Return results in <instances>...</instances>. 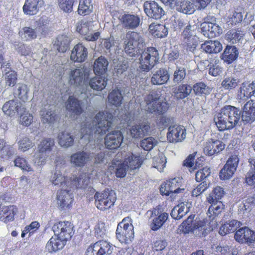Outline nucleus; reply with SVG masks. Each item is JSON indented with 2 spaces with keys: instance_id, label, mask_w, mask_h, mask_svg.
<instances>
[{
  "instance_id": "nucleus-6",
  "label": "nucleus",
  "mask_w": 255,
  "mask_h": 255,
  "mask_svg": "<svg viewBox=\"0 0 255 255\" xmlns=\"http://www.w3.org/2000/svg\"><path fill=\"white\" fill-rule=\"evenodd\" d=\"M97 22L86 19H82L76 24V30L84 36V38L89 41H95L100 37L99 32H95Z\"/></svg>"
},
{
  "instance_id": "nucleus-4",
  "label": "nucleus",
  "mask_w": 255,
  "mask_h": 255,
  "mask_svg": "<svg viewBox=\"0 0 255 255\" xmlns=\"http://www.w3.org/2000/svg\"><path fill=\"white\" fill-rule=\"evenodd\" d=\"M159 92L152 90L144 99L145 110L151 113L162 114L168 109L166 102H161Z\"/></svg>"
},
{
  "instance_id": "nucleus-31",
  "label": "nucleus",
  "mask_w": 255,
  "mask_h": 255,
  "mask_svg": "<svg viewBox=\"0 0 255 255\" xmlns=\"http://www.w3.org/2000/svg\"><path fill=\"white\" fill-rule=\"evenodd\" d=\"M72 196L69 193L68 188L61 189L57 193V204L61 209L65 207H68L72 202Z\"/></svg>"
},
{
  "instance_id": "nucleus-3",
  "label": "nucleus",
  "mask_w": 255,
  "mask_h": 255,
  "mask_svg": "<svg viewBox=\"0 0 255 255\" xmlns=\"http://www.w3.org/2000/svg\"><path fill=\"white\" fill-rule=\"evenodd\" d=\"M144 45L141 36L135 32H128L126 34L124 42L125 52L129 56L133 57L139 52Z\"/></svg>"
},
{
  "instance_id": "nucleus-38",
  "label": "nucleus",
  "mask_w": 255,
  "mask_h": 255,
  "mask_svg": "<svg viewBox=\"0 0 255 255\" xmlns=\"http://www.w3.org/2000/svg\"><path fill=\"white\" fill-rule=\"evenodd\" d=\"M188 204V203L182 202L174 207L171 211V216L176 220L181 219L189 211Z\"/></svg>"
},
{
  "instance_id": "nucleus-48",
  "label": "nucleus",
  "mask_w": 255,
  "mask_h": 255,
  "mask_svg": "<svg viewBox=\"0 0 255 255\" xmlns=\"http://www.w3.org/2000/svg\"><path fill=\"white\" fill-rule=\"evenodd\" d=\"M38 32L37 29L30 27H24L19 32L21 39L25 41H30L37 37Z\"/></svg>"
},
{
  "instance_id": "nucleus-11",
  "label": "nucleus",
  "mask_w": 255,
  "mask_h": 255,
  "mask_svg": "<svg viewBox=\"0 0 255 255\" xmlns=\"http://www.w3.org/2000/svg\"><path fill=\"white\" fill-rule=\"evenodd\" d=\"M117 238L121 243L128 244L134 238L133 227L131 223H125V220L120 223L116 230Z\"/></svg>"
},
{
  "instance_id": "nucleus-23",
  "label": "nucleus",
  "mask_w": 255,
  "mask_h": 255,
  "mask_svg": "<svg viewBox=\"0 0 255 255\" xmlns=\"http://www.w3.org/2000/svg\"><path fill=\"white\" fill-rule=\"evenodd\" d=\"M144 7L145 12L150 17L157 19L164 15L163 9L155 2H146L144 4Z\"/></svg>"
},
{
  "instance_id": "nucleus-7",
  "label": "nucleus",
  "mask_w": 255,
  "mask_h": 255,
  "mask_svg": "<svg viewBox=\"0 0 255 255\" xmlns=\"http://www.w3.org/2000/svg\"><path fill=\"white\" fill-rule=\"evenodd\" d=\"M193 216H190L187 219L182 223V227L184 233L192 232L197 236L204 235L207 231H212L210 228V224L208 226L206 225L204 221L197 220H194Z\"/></svg>"
},
{
  "instance_id": "nucleus-37",
  "label": "nucleus",
  "mask_w": 255,
  "mask_h": 255,
  "mask_svg": "<svg viewBox=\"0 0 255 255\" xmlns=\"http://www.w3.org/2000/svg\"><path fill=\"white\" fill-rule=\"evenodd\" d=\"M242 224L235 220H233L229 222H227L222 225L220 228L219 234L222 236L225 235L232 232H234L240 228Z\"/></svg>"
},
{
  "instance_id": "nucleus-14",
  "label": "nucleus",
  "mask_w": 255,
  "mask_h": 255,
  "mask_svg": "<svg viewBox=\"0 0 255 255\" xmlns=\"http://www.w3.org/2000/svg\"><path fill=\"white\" fill-rule=\"evenodd\" d=\"M91 70L85 67L72 70L69 74V82L76 87L85 85L86 80L89 75Z\"/></svg>"
},
{
  "instance_id": "nucleus-41",
  "label": "nucleus",
  "mask_w": 255,
  "mask_h": 255,
  "mask_svg": "<svg viewBox=\"0 0 255 255\" xmlns=\"http://www.w3.org/2000/svg\"><path fill=\"white\" fill-rule=\"evenodd\" d=\"M191 91L192 87L189 85L181 84L174 89V96L177 99H183L188 97Z\"/></svg>"
},
{
  "instance_id": "nucleus-30",
  "label": "nucleus",
  "mask_w": 255,
  "mask_h": 255,
  "mask_svg": "<svg viewBox=\"0 0 255 255\" xmlns=\"http://www.w3.org/2000/svg\"><path fill=\"white\" fill-rule=\"evenodd\" d=\"M119 19L124 27L129 29H134L138 27L140 21L138 15L129 14L121 15Z\"/></svg>"
},
{
  "instance_id": "nucleus-24",
  "label": "nucleus",
  "mask_w": 255,
  "mask_h": 255,
  "mask_svg": "<svg viewBox=\"0 0 255 255\" xmlns=\"http://www.w3.org/2000/svg\"><path fill=\"white\" fill-rule=\"evenodd\" d=\"M242 120L246 122H252L255 120V101L250 100L242 108Z\"/></svg>"
},
{
  "instance_id": "nucleus-9",
  "label": "nucleus",
  "mask_w": 255,
  "mask_h": 255,
  "mask_svg": "<svg viewBox=\"0 0 255 255\" xmlns=\"http://www.w3.org/2000/svg\"><path fill=\"white\" fill-rule=\"evenodd\" d=\"M95 205L101 210H106L113 206L117 197L113 190H106L102 193H96L95 195Z\"/></svg>"
},
{
  "instance_id": "nucleus-25",
  "label": "nucleus",
  "mask_w": 255,
  "mask_h": 255,
  "mask_svg": "<svg viewBox=\"0 0 255 255\" xmlns=\"http://www.w3.org/2000/svg\"><path fill=\"white\" fill-rule=\"evenodd\" d=\"M66 110L71 117L74 118L75 116L80 115L82 112L80 101L74 96H70L65 103Z\"/></svg>"
},
{
  "instance_id": "nucleus-26",
  "label": "nucleus",
  "mask_w": 255,
  "mask_h": 255,
  "mask_svg": "<svg viewBox=\"0 0 255 255\" xmlns=\"http://www.w3.org/2000/svg\"><path fill=\"white\" fill-rule=\"evenodd\" d=\"M87 55V49L82 44L79 43L72 49L70 58L74 62H82L85 60Z\"/></svg>"
},
{
  "instance_id": "nucleus-16",
  "label": "nucleus",
  "mask_w": 255,
  "mask_h": 255,
  "mask_svg": "<svg viewBox=\"0 0 255 255\" xmlns=\"http://www.w3.org/2000/svg\"><path fill=\"white\" fill-rule=\"evenodd\" d=\"M196 26L194 25H188L182 33L183 42L189 48V50L193 51L198 43V38L196 36Z\"/></svg>"
},
{
  "instance_id": "nucleus-53",
  "label": "nucleus",
  "mask_w": 255,
  "mask_h": 255,
  "mask_svg": "<svg viewBox=\"0 0 255 255\" xmlns=\"http://www.w3.org/2000/svg\"><path fill=\"white\" fill-rule=\"evenodd\" d=\"M89 86L94 90L101 91L104 89L107 85V81L100 76L95 77L92 78L89 82Z\"/></svg>"
},
{
  "instance_id": "nucleus-13",
  "label": "nucleus",
  "mask_w": 255,
  "mask_h": 255,
  "mask_svg": "<svg viewBox=\"0 0 255 255\" xmlns=\"http://www.w3.org/2000/svg\"><path fill=\"white\" fill-rule=\"evenodd\" d=\"M115 248L110 243L101 240L88 247L87 255H110Z\"/></svg>"
},
{
  "instance_id": "nucleus-32",
  "label": "nucleus",
  "mask_w": 255,
  "mask_h": 255,
  "mask_svg": "<svg viewBox=\"0 0 255 255\" xmlns=\"http://www.w3.org/2000/svg\"><path fill=\"white\" fill-rule=\"evenodd\" d=\"M50 182L54 186L61 187V189L68 188L71 184L70 182L68 181L65 175L57 169L51 175Z\"/></svg>"
},
{
  "instance_id": "nucleus-19",
  "label": "nucleus",
  "mask_w": 255,
  "mask_h": 255,
  "mask_svg": "<svg viewBox=\"0 0 255 255\" xmlns=\"http://www.w3.org/2000/svg\"><path fill=\"white\" fill-rule=\"evenodd\" d=\"M186 129L183 126L174 125L168 128L167 138L170 142H181L186 138Z\"/></svg>"
},
{
  "instance_id": "nucleus-56",
  "label": "nucleus",
  "mask_w": 255,
  "mask_h": 255,
  "mask_svg": "<svg viewBox=\"0 0 255 255\" xmlns=\"http://www.w3.org/2000/svg\"><path fill=\"white\" fill-rule=\"evenodd\" d=\"M123 97L120 91L118 89L113 90L108 96V101L110 103L117 107L121 105Z\"/></svg>"
},
{
  "instance_id": "nucleus-62",
  "label": "nucleus",
  "mask_w": 255,
  "mask_h": 255,
  "mask_svg": "<svg viewBox=\"0 0 255 255\" xmlns=\"http://www.w3.org/2000/svg\"><path fill=\"white\" fill-rule=\"evenodd\" d=\"M21 113L22 114H20L18 120L19 123L25 127L30 126L33 121L32 115L26 111L24 108Z\"/></svg>"
},
{
  "instance_id": "nucleus-39",
  "label": "nucleus",
  "mask_w": 255,
  "mask_h": 255,
  "mask_svg": "<svg viewBox=\"0 0 255 255\" xmlns=\"http://www.w3.org/2000/svg\"><path fill=\"white\" fill-rule=\"evenodd\" d=\"M90 183L89 174L86 173H81L78 177H73L70 182L73 186L77 188H86Z\"/></svg>"
},
{
  "instance_id": "nucleus-15",
  "label": "nucleus",
  "mask_w": 255,
  "mask_h": 255,
  "mask_svg": "<svg viewBox=\"0 0 255 255\" xmlns=\"http://www.w3.org/2000/svg\"><path fill=\"white\" fill-rule=\"evenodd\" d=\"M239 159L237 155H232L220 172V177L222 180L231 178L236 171L238 165Z\"/></svg>"
},
{
  "instance_id": "nucleus-8",
  "label": "nucleus",
  "mask_w": 255,
  "mask_h": 255,
  "mask_svg": "<svg viewBox=\"0 0 255 255\" xmlns=\"http://www.w3.org/2000/svg\"><path fill=\"white\" fill-rule=\"evenodd\" d=\"M54 145L55 142L53 138L42 139L37 145V149L34 155V164L38 166L44 165Z\"/></svg>"
},
{
  "instance_id": "nucleus-10",
  "label": "nucleus",
  "mask_w": 255,
  "mask_h": 255,
  "mask_svg": "<svg viewBox=\"0 0 255 255\" xmlns=\"http://www.w3.org/2000/svg\"><path fill=\"white\" fill-rule=\"evenodd\" d=\"M150 214V227L153 231L159 230L167 221L168 214L164 212L160 207H156L151 211H148L147 214Z\"/></svg>"
},
{
  "instance_id": "nucleus-52",
  "label": "nucleus",
  "mask_w": 255,
  "mask_h": 255,
  "mask_svg": "<svg viewBox=\"0 0 255 255\" xmlns=\"http://www.w3.org/2000/svg\"><path fill=\"white\" fill-rule=\"evenodd\" d=\"M92 0H80L78 12L80 15H87L93 10Z\"/></svg>"
},
{
  "instance_id": "nucleus-55",
  "label": "nucleus",
  "mask_w": 255,
  "mask_h": 255,
  "mask_svg": "<svg viewBox=\"0 0 255 255\" xmlns=\"http://www.w3.org/2000/svg\"><path fill=\"white\" fill-rule=\"evenodd\" d=\"M225 192L223 188L220 186H217L214 188L212 193L207 198L208 203H213L215 201H219L225 195Z\"/></svg>"
},
{
  "instance_id": "nucleus-1",
  "label": "nucleus",
  "mask_w": 255,
  "mask_h": 255,
  "mask_svg": "<svg viewBox=\"0 0 255 255\" xmlns=\"http://www.w3.org/2000/svg\"><path fill=\"white\" fill-rule=\"evenodd\" d=\"M113 119L112 114L107 111L99 112L94 117L92 125L84 124L82 126L81 138L88 140L90 146H92L94 143V148L100 149L102 146L103 136L107 133L105 138L107 148L111 149L118 148L123 141V136L120 130H112Z\"/></svg>"
},
{
  "instance_id": "nucleus-18",
  "label": "nucleus",
  "mask_w": 255,
  "mask_h": 255,
  "mask_svg": "<svg viewBox=\"0 0 255 255\" xmlns=\"http://www.w3.org/2000/svg\"><path fill=\"white\" fill-rule=\"evenodd\" d=\"M235 239L239 243L253 245L255 244L254 231L246 227L241 228L235 234Z\"/></svg>"
},
{
  "instance_id": "nucleus-64",
  "label": "nucleus",
  "mask_w": 255,
  "mask_h": 255,
  "mask_svg": "<svg viewBox=\"0 0 255 255\" xmlns=\"http://www.w3.org/2000/svg\"><path fill=\"white\" fill-rule=\"evenodd\" d=\"M166 160L162 153L153 158V167L157 168L160 172L162 171L165 166Z\"/></svg>"
},
{
  "instance_id": "nucleus-5",
  "label": "nucleus",
  "mask_w": 255,
  "mask_h": 255,
  "mask_svg": "<svg viewBox=\"0 0 255 255\" xmlns=\"http://www.w3.org/2000/svg\"><path fill=\"white\" fill-rule=\"evenodd\" d=\"M138 53L140 70L142 71H149L158 61L157 51L154 47H149L144 50L141 49Z\"/></svg>"
},
{
  "instance_id": "nucleus-45",
  "label": "nucleus",
  "mask_w": 255,
  "mask_h": 255,
  "mask_svg": "<svg viewBox=\"0 0 255 255\" xmlns=\"http://www.w3.org/2000/svg\"><path fill=\"white\" fill-rule=\"evenodd\" d=\"M142 160L143 157L140 155H135L131 153L125 158L124 161L129 169L134 170L141 166Z\"/></svg>"
},
{
  "instance_id": "nucleus-49",
  "label": "nucleus",
  "mask_w": 255,
  "mask_h": 255,
  "mask_svg": "<svg viewBox=\"0 0 255 255\" xmlns=\"http://www.w3.org/2000/svg\"><path fill=\"white\" fill-rule=\"evenodd\" d=\"M244 33L240 30H232L229 31L226 35V39L233 44L242 43L244 40Z\"/></svg>"
},
{
  "instance_id": "nucleus-63",
  "label": "nucleus",
  "mask_w": 255,
  "mask_h": 255,
  "mask_svg": "<svg viewBox=\"0 0 255 255\" xmlns=\"http://www.w3.org/2000/svg\"><path fill=\"white\" fill-rule=\"evenodd\" d=\"M157 143V140L153 137H148L142 139L140 146L145 150L149 151L152 149Z\"/></svg>"
},
{
  "instance_id": "nucleus-33",
  "label": "nucleus",
  "mask_w": 255,
  "mask_h": 255,
  "mask_svg": "<svg viewBox=\"0 0 255 255\" xmlns=\"http://www.w3.org/2000/svg\"><path fill=\"white\" fill-rule=\"evenodd\" d=\"M169 78L168 71L165 69H160L153 74L151 82L153 85H160L167 83Z\"/></svg>"
},
{
  "instance_id": "nucleus-20",
  "label": "nucleus",
  "mask_w": 255,
  "mask_h": 255,
  "mask_svg": "<svg viewBox=\"0 0 255 255\" xmlns=\"http://www.w3.org/2000/svg\"><path fill=\"white\" fill-rule=\"evenodd\" d=\"M23 109L22 104L16 100L6 102L2 108L4 114L10 117H15L18 113L23 111Z\"/></svg>"
},
{
  "instance_id": "nucleus-35",
  "label": "nucleus",
  "mask_w": 255,
  "mask_h": 255,
  "mask_svg": "<svg viewBox=\"0 0 255 255\" xmlns=\"http://www.w3.org/2000/svg\"><path fill=\"white\" fill-rule=\"evenodd\" d=\"M17 212V208L14 206L3 207L0 214V220L5 223L12 221Z\"/></svg>"
},
{
  "instance_id": "nucleus-57",
  "label": "nucleus",
  "mask_w": 255,
  "mask_h": 255,
  "mask_svg": "<svg viewBox=\"0 0 255 255\" xmlns=\"http://www.w3.org/2000/svg\"><path fill=\"white\" fill-rule=\"evenodd\" d=\"M18 149L22 152H25L34 146L35 144L27 136L22 137L17 142Z\"/></svg>"
},
{
  "instance_id": "nucleus-47",
  "label": "nucleus",
  "mask_w": 255,
  "mask_h": 255,
  "mask_svg": "<svg viewBox=\"0 0 255 255\" xmlns=\"http://www.w3.org/2000/svg\"><path fill=\"white\" fill-rule=\"evenodd\" d=\"M149 126L145 124L133 126L130 129V134L132 137L138 138L143 136L149 130Z\"/></svg>"
},
{
  "instance_id": "nucleus-22",
  "label": "nucleus",
  "mask_w": 255,
  "mask_h": 255,
  "mask_svg": "<svg viewBox=\"0 0 255 255\" xmlns=\"http://www.w3.org/2000/svg\"><path fill=\"white\" fill-rule=\"evenodd\" d=\"M225 144L218 140L210 139L204 145V152L209 156L217 154L224 149Z\"/></svg>"
},
{
  "instance_id": "nucleus-29",
  "label": "nucleus",
  "mask_w": 255,
  "mask_h": 255,
  "mask_svg": "<svg viewBox=\"0 0 255 255\" xmlns=\"http://www.w3.org/2000/svg\"><path fill=\"white\" fill-rule=\"evenodd\" d=\"M201 31L206 37H214L219 34L220 27L215 23L204 22L200 25Z\"/></svg>"
},
{
  "instance_id": "nucleus-60",
  "label": "nucleus",
  "mask_w": 255,
  "mask_h": 255,
  "mask_svg": "<svg viewBox=\"0 0 255 255\" xmlns=\"http://www.w3.org/2000/svg\"><path fill=\"white\" fill-rule=\"evenodd\" d=\"M250 170L248 172L246 176V183L249 185L255 184V159L249 160Z\"/></svg>"
},
{
  "instance_id": "nucleus-42",
  "label": "nucleus",
  "mask_w": 255,
  "mask_h": 255,
  "mask_svg": "<svg viewBox=\"0 0 255 255\" xmlns=\"http://www.w3.org/2000/svg\"><path fill=\"white\" fill-rule=\"evenodd\" d=\"M201 48L206 53H217L222 49V45L218 41H208L201 45Z\"/></svg>"
},
{
  "instance_id": "nucleus-12",
  "label": "nucleus",
  "mask_w": 255,
  "mask_h": 255,
  "mask_svg": "<svg viewBox=\"0 0 255 255\" xmlns=\"http://www.w3.org/2000/svg\"><path fill=\"white\" fill-rule=\"evenodd\" d=\"M73 228V224L68 221L56 223L52 227L54 235L66 243L73 235L74 233Z\"/></svg>"
},
{
  "instance_id": "nucleus-27",
  "label": "nucleus",
  "mask_w": 255,
  "mask_h": 255,
  "mask_svg": "<svg viewBox=\"0 0 255 255\" xmlns=\"http://www.w3.org/2000/svg\"><path fill=\"white\" fill-rule=\"evenodd\" d=\"M43 5V1L41 0H25L23 6V12L27 15H35Z\"/></svg>"
},
{
  "instance_id": "nucleus-50",
  "label": "nucleus",
  "mask_w": 255,
  "mask_h": 255,
  "mask_svg": "<svg viewBox=\"0 0 255 255\" xmlns=\"http://www.w3.org/2000/svg\"><path fill=\"white\" fill-rule=\"evenodd\" d=\"M70 41L68 36L62 35L57 37L54 44L59 52H64L68 49Z\"/></svg>"
},
{
  "instance_id": "nucleus-51",
  "label": "nucleus",
  "mask_w": 255,
  "mask_h": 255,
  "mask_svg": "<svg viewBox=\"0 0 255 255\" xmlns=\"http://www.w3.org/2000/svg\"><path fill=\"white\" fill-rule=\"evenodd\" d=\"M176 10L185 14H191L195 11V7L193 3L184 0L176 5Z\"/></svg>"
},
{
  "instance_id": "nucleus-36",
  "label": "nucleus",
  "mask_w": 255,
  "mask_h": 255,
  "mask_svg": "<svg viewBox=\"0 0 255 255\" xmlns=\"http://www.w3.org/2000/svg\"><path fill=\"white\" fill-rule=\"evenodd\" d=\"M65 244V241L54 235L47 242L46 248L49 253H53L61 250Z\"/></svg>"
},
{
  "instance_id": "nucleus-61",
  "label": "nucleus",
  "mask_w": 255,
  "mask_h": 255,
  "mask_svg": "<svg viewBox=\"0 0 255 255\" xmlns=\"http://www.w3.org/2000/svg\"><path fill=\"white\" fill-rule=\"evenodd\" d=\"M16 150L10 145L6 144L4 141L2 147H0V156L2 158L8 159L15 154Z\"/></svg>"
},
{
  "instance_id": "nucleus-28",
  "label": "nucleus",
  "mask_w": 255,
  "mask_h": 255,
  "mask_svg": "<svg viewBox=\"0 0 255 255\" xmlns=\"http://www.w3.org/2000/svg\"><path fill=\"white\" fill-rule=\"evenodd\" d=\"M255 93V83H243L238 91L237 98L242 101H246Z\"/></svg>"
},
{
  "instance_id": "nucleus-34",
  "label": "nucleus",
  "mask_w": 255,
  "mask_h": 255,
  "mask_svg": "<svg viewBox=\"0 0 255 255\" xmlns=\"http://www.w3.org/2000/svg\"><path fill=\"white\" fill-rule=\"evenodd\" d=\"M57 141L61 147L68 148L73 145L74 137L67 131H61L58 134Z\"/></svg>"
},
{
  "instance_id": "nucleus-40",
  "label": "nucleus",
  "mask_w": 255,
  "mask_h": 255,
  "mask_svg": "<svg viewBox=\"0 0 255 255\" xmlns=\"http://www.w3.org/2000/svg\"><path fill=\"white\" fill-rule=\"evenodd\" d=\"M149 30L152 35L157 38H162L168 34V28L163 24L152 23L149 25Z\"/></svg>"
},
{
  "instance_id": "nucleus-58",
  "label": "nucleus",
  "mask_w": 255,
  "mask_h": 255,
  "mask_svg": "<svg viewBox=\"0 0 255 255\" xmlns=\"http://www.w3.org/2000/svg\"><path fill=\"white\" fill-rule=\"evenodd\" d=\"M41 121L43 124H52L56 120V114L51 110H43L41 111Z\"/></svg>"
},
{
  "instance_id": "nucleus-2",
  "label": "nucleus",
  "mask_w": 255,
  "mask_h": 255,
  "mask_svg": "<svg viewBox=\"0 0 255 255\" xmlns=\"http://www.w3.org/2000/svg\"><path fill=\"white\" fill-rule=\"evenodd\" d=\"M241 112L235 107L227 106L222 108L214 118L216 125L219 130L233 128L240 119Z\"/></svg>"
},
{
  "instance_id": "nucleus-54",
  "label": "nucleus",
  "mask_w": 255,
  "mask_h": 255,
  "mask_svg": "<svg viewBox=\"0 0 255 255\" xmlns=\"http://www.w3.org/2000/svg\"><path fill=\"white\" fill-rule=\"evenodd\" d=\"M196 95H208L210 93L212 88L207 86L203 82L196 83L192 88Z\"/></svg>"
},
{
  "instance_id": "nucleus-43",
  "label": "nucleus",
  "mask_w": 255,
  "mask_h": 255,
  "mask_svg": "<svg viewBox=\"0 0 255 255\" xmlns=\"http://www.w3.org/2000/svg\"><path fill=\"white\" fill-rule=\"evenodd\" d=\"M238 51L235 46H227L222 55V59L228 63H231L238 56Z\"/></svg>"
},
{
  "instance_id": "nucleus-17",
  "label": "nucleus",
  "mask_w": 255,
  "mask_h": 255,
  "mask_svg": "<svg viewBox=\"0 0 255 255\" xmlns=\"http://www.w3.org/2000/svg\"><path fill=\"white\" fill-rule=\"evenodd\" d=\"M95 155L93 152L78 151L71 155L70 162L74 167H83L88 161L92 160Z\"/></svg>"
},
{
  "instance_id": "nucleus-46",
  "label": "nucleus",
  "mask_w": 255,
  "mask_h": 255,
  "mask_svg": "<svg viewBox=\"0 0 255 255\" xmlns=\"http://www.w3.org/2000/svg\"><path fill=\"white\" fill-rule=\"evenodd\" d=\"M29 93V88L25 84H18L14 88V95L23 102L28 100Z\"/></svg>"
},
{
  "instance_id": "nucleus-21",
  "label": "nucleus",
  "mask_w": 255,
  "mask_h": 255,
  "mask_svg": "<svg viewBox=\"0 0 255 255\" xmlns=\"http://www.w3.org/2000/svg\"><path fill=\"white\" fill-rule=\"evenodd\" d=\"M211 206L209 207L207 215L211 219L210 222V228L212 230H214L217 226V223L216 221H214L215 217L218 216L222 212L224 209V205L222 202L219 201H215L213 203H209Z\"/></svg>"
},
{
  "instance_id": "nucleus-59",
  "label": "nucleus",
  "mask_w": 255,
  "mask_h": 255,
  "mask_svg": "<svg viewBox=\"0 0 255 255\" xmlns=\"http://www.w3.org/2000/svg\"><path fill=\"white\" fill-rule=\"evenodd\" d=\"M239 79L233 77H225L222 82V87L228 90L235 89L239 83Z\"/></svg>"
},
{
  "instance_id": "nucleus-44",
  "label": "nucleus",
  "mask_w": 255,
  "mask_h": 255,
  "mask_svg": "<svg viewBox=\"0 0 255 255\" xmlns=\"http://www.w3.org/2000/svg\"><path fill=\"white\" fill-rule=\"evenodd\" d=\"M108 64L107 59L103 56H100L95 61L93 70L96 74H103L106 72Z\"/></svg>"
}]
</instances>
